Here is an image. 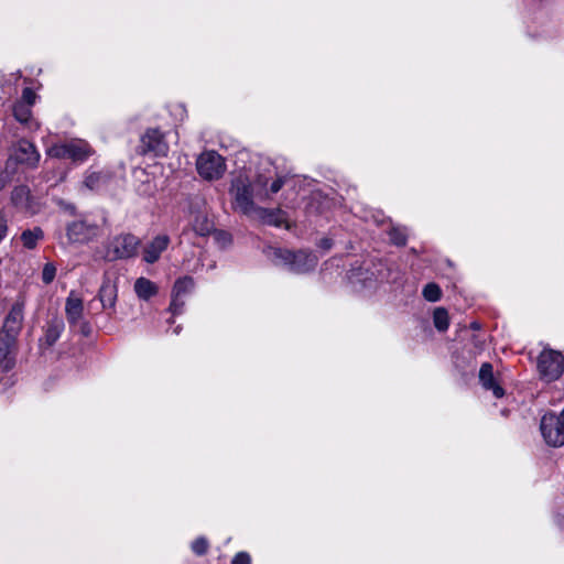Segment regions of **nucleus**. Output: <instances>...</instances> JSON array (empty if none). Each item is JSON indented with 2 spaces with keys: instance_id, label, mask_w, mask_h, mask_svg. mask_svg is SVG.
I'll use <instances>...</instances> for the list:
<instances>
[{
  "instance_id": "19",
  "label": "nucleus",
  "mask_w": 564,
  "mask_h": 564,
  "mask_svg": "<svg viewBox=\"0 0 564 564\" xmlns=\"http://www.w3.org/2000/svg\"><path fill=\"white\" fill-rule=\"evenodd\" d=\"M118 297L117 284L109 278L104 279L98 292V299L104 310H115Z\"/></svg>"
},
{
  "instance_id": "33",
  "label": "nucleus",
  "mask_w": 564,
  "mask_h": 564,
  "mask_svg": "<svg viewBox=\"0 0 564 564\" xmlns=\"http://www.w3.org/2000/svg\"><path fill=\"white\" fill-rule=\"evenodd\" d=\"M34 100H35V93L29 87L24 88L22 91V100H20L19 102H25L29 105V107H31L33 105Z\"/></svg>"
},
{
  "instance_id": "31",
  "label": "nucleus",
  "mask_w": 564,
  "mask_h": 564,
  "mask_svg": "<svg viewBox=\"0 0 564 564\" xmlns=\"http://www.w3.org/2000/svg\"><path fill=\"white\" fill-rule=\"evenodd\" d=\"M55 275H56L55 265L51 262L45 263L43 267V271H42V281L45 284H50L54 281Z\"/></svg>"
},
{
  "instance_id": "5",
  "label": "nucleus",
  "mask_w": 564,
  "mask_h": 564,
  "mask_svg": "<svg viewBox=\"0 0 564 564\" xmlns=\"http://www.w3.org/2000/svg\"><path fill=\"white\" fill-rule=\"evenodd\" d=\"M538 370L547 382L558 379L564 372V356L553 349H544L538 357Z\"/></svg>"
},
{
  "instance_id": "9",
  "label": "nucleus",
  "mask_w": 564,
  "mask_h": 564,
  "mask_svg": "<svg viewBox=\"0 0 564 564\" xmlns=\"http://www.w3.org/2000/svg\"><path fill=\"white\" fill-rule=\"evenodd\" d=\"M91 147L84 140H74L64 144L54 145L48 150V154L58 159H70L83 162L93 155Z\"/></svg>"
},
{
  "instance_id": "29",
  "label": "nucleus",
  "mask_w": 564,
  "mask_h": 564,
  "mask_svg": "<svg viewBox=\"0 0 564 564\" xmlns=\"http://www.w3.org/2000/svg\"><path fill=\"white\" fill-rule=\"evenodd\" d=\"M208 546H209L208 541L204 536H199V538L195 539L191 544V549L196 555L206 554Z\"/></svg>"
},
{
  "instance_id": "36",
  "label": "nucleus",
  "mask_w": 564,
  "mask_h": 564,
  "mask_svg": "<svg viewBox=\"0 0 564 564\" xmlns=\"http://www.w3.org/2000/svg\"><path fill=\"white\" fill-rule=\"evenodd\" d=\"M11 183V175L6 170L0 172V192L3 191Z\"/></svg>"
},
{
  "instance_id": "23",
  "label": "nucleus",
  "mask_w": 564,
  "mask_h": 564,
  "mask_svg": "<svg viewBox=\"0 0 564 564\" xmlns=\"http://www.w3.org/2000/svg\"><path fill=\"white\" fill-rule=\"evenodd\" d=\"M193 229L197 235L205 237L213 232L214 224L206 215L198 214L193 221Z\"/></svg>"
},
{
  "instance_id": "1",
  "label": "nucleus",
  "mask_w": 564,
  "mask_h": 564,
  "mask_svg": "<svg viewBox=\"0 0 564 564\" xmlns=\"http://www.w3.org/2000/svg\"><path fill=\"white\" fill-rule=\"evenodd\" d=\"M268 180L263 176H258L254 185L246 175H238L231 181L229 193L232 197V208L248 218L258 205L253 202L257 196L260 199L268 198L269 194L265 189Z\"/></svg>"
},
{
  "instance_id": "40",
  "label": "nucleus",
  "mask_w": 564,
  "mask_h": 564,
  "mask_svg": "<svg viewBox=\"0 0 564 564\" xmlns=\"http://www.w3.org/2000/svg\"><path fill=\"white\" fill-rule=\"evenodd\" d=\"M174 333H175V334H178V333H180V328H178V327H176V328L174 329Z\"/></svg>"
},
{
  "instance_id": "32",
  "label": "nucleus",
  "mask_w": 564,
  "mask_h": 564,
  "mask_svg": "<svg viewBox=\"0 0 564 564\" xmlns=\"http://www.w3.org/2000/svg\"><path fill=\"white\" fill-rule=\"evenodd\" d=\"M9 232L8 217L3 210H0V243L7 238Z\"/></svg>"
},
{
  "instance_id": "4",
  "label": "nucleus",
  "mask_w": 564,
  "mask_h": 564,
  "mask_svg": "<svg viewBox=\"0 0 564 564\" xmlns=\"http://www.w3.org/2000/svg\"><path fill=\"white\" fill-rule=\"evenodd\" d=\"M65 315L70 329L75 328L84 336L90 335V324L84 319L83 300L75 291H70L66 297Z\"/></svg>"
},
{
  "instance_id": "35",
  "label": "nucleus",
  "mask_w": 564,
  "mask_h": 564,
  "mask_svg": "<svg viewBox=\"0 0 564 564\" xmlns=\"http://www.w3.org/2000/svg\"><path fill=\"white\" fill-rule=\"evenodd\" d=\"M285 178L283 176L276 177L270 185V193L276 194L284 185Z\"/></svg>"
},
{
  "instance_id": "11",
  "label": "nucleus",
  "mask_w": 564,
  "mask_h": 564,
  "mask_svg": "<svg viewBox=\"0 0 564 564\" xmlns=\"http://www.w3.org/2000/svg\"><path fill=\"white\" fill-rule=\"evenodd\" d=\"M99 227L86 219H77L66 227V235L73 243H86L98 236Z\"/></svg>"
},
{
  "instance_id": "13",
  "label": "nucleus",
  "mask_w": 564,
  "mask_h": 564,
  "mask_svg": "<svg viewBox=\"0 0 564 564\" xmlns=\"http://www.w3.org/2000/svg\"><path fill=\"white\" fill-rule=\"evenodd\" d=\"M195 288V281L189 275H184L178 278L173 285L172 289V300L170 303V312L172 314H180L183 311L185 302L183 301V296L189 294Z\"/></svg>"
},
{
  "instance_id": "39",
  "label": "nucleus",
  "mask_w": 564,
  "mask_h": 564,
  "mask_svg": "<svg viewBox=\"0 0 564 564\" xmlns=\"http://www.w3.org/2000/svg\"><path fill=\"white\" fill-rule=\"evenodd\" d=\"M361 275H362V273H361V269H359V272H358V273H352V276H357V278H359L360 280H361Z\"/></svg>"
},
{
  "instance_id": "18",
  "label": "nucleus",
  "mask_w": 564,
  "mask_h": 564,
  "mask_svg": "<svg viewBox=\"0 0 564 564\" xmlns=\"http://www.w3.org/2000/svg\"><path fill=\"white\" fill-rule=\"evenodd\" d=\"M170 245V237L167 235H159L148 242L143 248V261L147 263H155L163 251Z\"/></svg>"
},
{
  "instance_id": "26",
  "label": "nucleus",
  "mask_w": 564,
  "mask_h": 564,
  "mask_svg": "<svg viewBox=\"0 0 564 564\" xmlns=\"http://www.w3.org/2000/svg\"><path fill=\"white\" fill-rule=\"evenodd\" d=\"M13 116L21 123H28L32 116L31 107L25 102H15L13 106Z\"/></svg>"
},
{
  "instance_id": "37",
  "label": "nucleus",
  "mask_w": 564,
  "mask_h": 564,
  "mask_svg": "<svg viewBox=\"0 0 564 564\" xmlns=\"http://www.w3.org/2000/svg\"><path fill=\"white\" fill-rule=\"evenodd\" d=\"M321 248L325 249V250H329L333 246V241L332 239L329 238H323L321 241H319V245H318Z\"/></svg>"
},
{
  "instance_id": "14",
  "label": "nucleus",
  "mask_w": 564,
  "mask_h": 564,
  "mask_svg": "<svg viewBox=\"0 0 564 564\" xmlns=\"http://www.w3.org/2000/svg\"><path fill=\"white\" fill-rule=\"evenodd\" d=\"M19 344L17 340L0 336V370L10 372L17 365Z\"/></svg>"
},
{
  "instance_id": "6",
  "label": "nucleus",
  "mask_w": 564,
  "mask_h": 564,
  "mask_svg": "<svg viewBox=\"0 0 564 564\" xmlns=\"http://www.w3.org/2000/svg\"><path fill=\"white\" fill-rule=\"evenodd\" d=\"M10 205L18 212L36 215L41 210L39 199L32 194L25 184L15 185L10 193Z\"/></svg>"
},
{
  "instance_id": "21",
  "label": "nucleus",
  "mask_w": 564,
  "mask_h": 564,
  "mask_svg": "<svg viewBox=\"0 0 564 564\" xmlns=\"http://www.w3.org/2000/svg\"><path fill=\"white\" fill-rule=\"evenodd\" d=\"M134 292L140 300L149 301L158 294V285L147 278H138L134 282Z\"/></svg>"
},
{
  "instance_id": "34",
  "label": "nucleus",
  "mask_w": 564,
  "mask_h": 564,
  "mask_svg": "<svg viewBox=\"0 0 564 564\" xmlns=\"http://www.w3.org/2000/svg\"><path fill=\"white\" fill-rule=\"evenodd\" d=\"M251 558L248 553L246 552H239L235 555L232 560V564H250Z\"/></svg>"
},
{
  "instance_id": "10",
  "label": "nucleus",
  "mask_w": 564,
  "mask_h": 564,
  "mask_svg": "<svg viewBox=\"0 0 564 564\" xmlns=\"http://www.w3.org/2000/svg\"><path fill=\"white\" fill-rule=\"evenodd\" d=\"M24 323V303L17 301L9 310L0 329V336L18 341Z\"/></svg>"
},
{
  "instance_id": "30",
  "label": "nucleus",
  "mask_w": 564,
  "mask_h": 564,
  "mask_svg": "<svg viewBox=\"0 0 564 564\" xmlns=\"http://www.w3.org/2000/svg\"><path fill=\"white\" fill-rule=\"evenodd\" d=\"M212 234L219 247L226 248L231 243V235L229 232L214 229Z\"/></svg>"
},
{
  "instance_id": "3",
  "label": "nucleus",
  "mask_w": 564,
  "mask_h": 564,
  "mask_svg": "<svg viewBox=\"0 0 564 564\" xmlns=\"http://www.w3.org/2000/svg\"><path fill=\"white\" fill-rule=\"evenodd\" d=\"M543 440L549 446L561 447L564 445V409L560 413L546 412L540 422Z\"/></svg>"
},
{
  "instance_id": "16",
  "label": "nucleus",
  "mask_w": 564,
  "mask_h": 564,
  "mask_svg": "<svg viewBox=\"0 0 564 564\" xmlns=\"http://www.w3.org/2000/svg\"><path fill=\"white\" fill-rule=\"evenodd\" d=\"M12 158L21 164H25L30 167H35L40 161V153L36 151V148L30 141L22 139L19 140Z\"/></svg>"
},
{
  "instance_id": "8",
  "label": "nucleus",
  "mask_w": 564,
  "mask_h": 564,
  "mask_svg": "<svg viewBox=\"0 0 564 564\" xmlns=\"http://www.w3.org/2000/svg\"><path fill=\"white\" fill-rule=\"evenodd\" d=\"M140 239L131 234H123L115 237L108 248L107 257L109 260L129 259L138 253Z\"/></svg>"
},
{
  "instance_id": "27",
  "label": "nucleus",
  "mask_w": 564,
  "mask_h": 564,
  "mask_svg": "<svg viewBox=\"0 0 564 564\" xmlns=\"http://www.w3.org/2000/svg\"><path fill=\"white\" fill-rule=\"evenodd\" d=\"M390 240L393 245L402 247L406 243V232L404 228L393 227L389 231Z\"/></svg>"
},
{
  "instance_id": "17",
  "label": "nucleus",
  "mask_w": 564,
  "mask_h": 564,
  "mask_svg": "<svg viewBox=\"0 0 564 564\" xmlns=\"http://www.w3.org/2000/svg\"><path fill=\"white\" fill-rule=\"evenodd\" d=\"M478 377L481 387L485 390L491 391L495 398L499 399L505 395V390L497 381L491 364L484 362L479 369Z\"/></svg>"
},
{
  "instance_id": "28",
  "label": "nucleus",
  "mask_w": 564,
  "mask_h": 564,
  "mask_svg": "<svg viewBox=\"0 0 564 564\" xmlns=\"http://www.w3.org/2000/svg\"><path fill=\"white\" fill-rule=\"evenodd\" d=\"M442 291L436 283H427L423 289V296L430 302H436L441 299Z\"/></svg>"
},
{
  "instance_id": "25",
  "label": "nucleus",
  "mask_w": 564,
  "mask_h": 564,
  "mask_svg": "<svg viewBox=\"0 0 564 564\" xmlns=\"http://www.w3.org/2000/svg\"><path fill=\"white\" fill-rule=\"evenodd\" d=\"M105 177L99 172H88L83 181V186L89 191L99 189L104 184Z\"/></svg>"
},
{
  "instance_id": "20",
  "label": "nucleus",
  "mask_w": 564,
  "mask_h": 564,
  "mask_svg": "<svg viewBox=\"0 0 564 564\" xmlns=\"http://www.w3.org/2000/svg\"><path fill=\"white\" fill-rule=\"evenodd\" d=\"M249 218L275 227H280L284 221V215L281 209H268L260 206H257Z\"/></svg>"
},
{
  "instance_id": "22",
  "label": "nucleus",
  "mask_w": 564,
  "mask_h": 564,
  "mask_svg": "<svg viewBox=\"0 0 564 564\" xmlns=\"http://www.w3.org/2000/svg\"><path fill=\"white\" fill-rule=\"evenodd\" d=\"M20 239L25 249L33 250L44 239V231L41 227L25 229L22 231Z\"/></svg>"
},
{
  "instance_id": "38",
  "label": "nucleus",
  "mask_w": 564,
  "mask_h": 564,
  "mask_svg": "<svg viewBox=\"0 0 564 564\" xmlns=\"http://www.w3.org/2000/svg\"><path fill=\"white\" fill-rule=\"evenodd\" d=\"M59 205L64 206V208L66 210H68L69 213L74 214V212H75V206L74 205H72V204H64L63 202H59Z\"/></svg>"
},
{
  "instance_id": "24",
  "label": "nucleus",
  "mask_w": 564,
  "mask_h": 564,
  "mask_svg": "<svg viewBox=\"0 0 564 564\" xmlns=\"http://www.w3.org/2000/svg\"><path fill=\"white\" fill-rule=\"evenodd\" d=\"M433 322H434L435 328L438 332L447 330V328L449 326V317H448L447 311L443 307L435 308V311L433 313Z\"/></svg>"
},
{
  "instance_id": "12",
  "label": "nucleus",
  "mask_w": 564,
  "mask_h": 564,
  "mask_svg": "<svg viewBox=\"0 0 564 564\" xmlns=\"http://www.w3.org/2000/svg\"><path fill=\"white\" fill-rule=\"evenodd\" d=\"M141 152L154 156H165L169 152L165 135L159 129H148L141 137Z\"/></svg>"
},
{
  "instance_id": "7",
  "label": "nucleus",
  "mask_w": 564,
  "mask_h": 564,
  "mask_svg": "<svg viewBox=\"0 0 564 564\" xmlns=\"http://www.w3.org/2000/svg\"><path fill=\"white\" fill-rule=\"evenodd\" d=\"M196 169L203 178L213 181L223 176L226 164L216 151H206L197 158Z\"/></svg>"
},
{
  "instance_id": "15",
  "label": "nucleus",
  "mask_w": 564,
  "mask_h": 564,
  "mask_svg": "<svg viewBox=\"0 0 564 564\" xmlns=\"http://www.w3.org/2000/svg\"><path fill=\"white\" fill-rule=\"evenodd\" d=\"M65 323L62 317L55 315L43 326V336L39 339L40 348H50L59 339L64 332Z\"/></svg>"
},
{
  "instance_id": "2",
  "label": "nucleus",
  "mask_w": 564,
  "mask_h": 564,
  "mask_svg": "<svg viewBox=\"0 0 564 564\" xmlns=\"http://www.w3.org/2000/svg\"><path fill=\"white\" fill-rule=\"evenodd\" d=\"M268 259L278 267H284L295 274H304L313 271L318 262V258L311 251L268 247L264 250Z\"/></svg>"
}]
</instances>
